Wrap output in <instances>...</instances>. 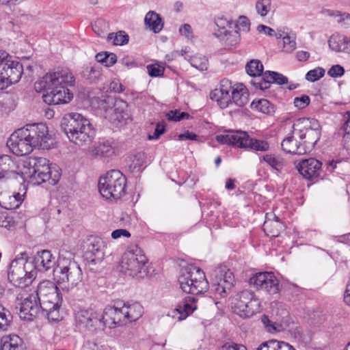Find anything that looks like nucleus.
<instances>
[{
    "instance_id": "obj_43",
    "label": "nucleus",
    "mask_w": 350,
    "mask_h": 350,
    "mask_svg": "<svg viewBox=\"0 0 350 350\" xmlns=\"http://www.w3.org/2000/svg\"><path fill=\"white\" fill-rule=\"evenodd\" d=\"M185 58L190 62L193 67L198 70H204L207 69L208 59L202 55L198 54L190 58H188V56L186 55Z\"/></svg>"
},
{
    "instance_id": "obj_32",
    "label": "nucleus",
    "mask_w": 350,
    "mask_h": 350,
    "mask_svg": "<svg viewBox=\"0 0 350 350\" xmlns=\"http://www.w3.org/2000/svg\"><path fill=\"white\" fill-rule=\"evenodd\" d=\"M282 229V224L278 220V217L273 214L267 213L266 219L263 224L265 232L271 237H278Z\"/></svg>"
},
{
    "instance_id": "obj_16",
    "label": "nucleus",
    "mask_w": 350,
    "mask_h": 350,
    "mask_svg": "<svg viewBox=\"0 0 350 350\" xmlns=\"http://www.w3.org/2000/svg\"><path fill=\"white\" fill-rule=\"evenodd\" d=\"M34 149H49L51 146V137L48 126L43 123L28 124L23 127Z\"/></svg>"
},
{
    "instance_id": "obj_34",
    "label": "nucleus",
    "mask_w": 350,
    "mask_h": 350,
    "mask_svg": "<svg viewBox=\"0 0 350 350\" xmlns=\"http://www.w3.org/2000/svg\"><path fill=\"white\" fill-rule=\"evenodd\" d=\"M23 340L17 335H5L1 339L0 350H23Z\"/></svg>"
},
{
    "instance_id": "obj_23",
    "label": "nucleus",
    "mask_w": 350,
    "mask_h": 350,
    "mask_svg": "<svg viewBox=\"0 0 350 350\" xmlns=\"http://www.w3.org/2000/svg\"><path fill=\"white\" fill-rule=\"evenodd\" d=\"M198 306L194 297H187L180 302L174 309L170 310L168 316L176 321L185 320L197 309Z\"/></svg>"
},
{
    "instance_id": "obj_56",
    "label": "nucleus",
    "mask_w": 350,
    "mask_h": 350,
    "mask_svg": "<svg viewBox=\"0 0 350 350\" xmlns=\"http://www.w3.org/2000/svg\"><path fill=\"white\" fill-rule=\"evenodd\" d=\"M165 125L163 122H159L157 124L156 128L153 134H149L148 136V139L149 140H157L160 136L165 133Z\"/></svg>"
},
{
    "instance_id": "obj_52",
    "label": "nucleus",
    "mask_w": 350,
    "mask_h": 350,
    "mask_svg": "<svg viewBox=\"0 0 350 350\" xmlns=\"http://www.w3.org/2000/svg\"><path fill=\"white\" fill-rule=\"evenodd\" d=\"M250 21L246 16H241L236 22L233 21V29L240 31H248L250 30Z\"/></svg>"
},
{
    "instance_id": "obj_45",
    "label": "nucleus",
    "mask_w": 350,
    "mask_h": 350,
    "mask_svg": "<svg viewBox=\"0 0 350 350\" xmlns=\"http://www.w3.org/2000/svg\"><path fill=\"white\" fill-rule=\"evenodd\" d=\"M12 321V315L8 310L0 305V332L7 331Z\"/></svg>"
},
{
    "instance_id": "obj_21",
    "label": "nucleus",
    "mask_w": 350,
    "mask_h": 350,
    "mask_svg": "<svg viewBox=\"0 0 350 350\" xmlns=\"http://www.w3.org/2000/svg\"><path fill=\"white\" fill-rule=\"evenodd\" d=\"M76 321L87 328H101L105 325L104 315L92 309L80 308L75 311Z\"/></svg>"
},
{
    "instance_id": "obj_41",
    "label": "nucleus",
    "mask_w": 350,
    "mask_h": 350,
    "mask_svg": "<svg viewBox=\"0 0 350 350\" xmlns=\"http://www.w3.org/2000/svg\"><path fill=\"white\" fill-rule=\"evenodd\" d=\"M251 108L266 114H271L274 112L273 105L267 99L253 100L251 103Z\"/></svg>"
},
{
    "instance_id": "obj_61",
    "label": "nucleus",
    "mask_w": 350,
    "mask_h": 350,
    "mask_svg": "<svg viewBox=\"0 0 350 350\" xmlns=\"http://www.w3.org/2000/svg\"><path fill=\"white\" fill-rule=\"evenodd\" d=\"M257 30L258 31L259 33H263L269 36H275L276 38H278L279 35L275 33L274 29L266 25H258L257 27Z\"/></svg>"
},
{
    "instance_id": "obj_2",
    "label": "nucleus",
    "mask_w": 350,
    "mask_h": 350,
    "mask_svg": "<svg viewBox=\"0 0 350 350\" xmlns=\"http://www.w3.org/2000/svg\"><path fill=\"white\" fill-rule=\"evenodd\" d=\"M20 172L22 183L28 181L33 185H40L48 180L55 184L61 177L60 168L43 157H29L21 160Z\"/></svg>"
},
{
    "instance_id": "obj_53",
    "label": "nucleus",
    "mask_w": 350,
    "mask_h": 350,
    "mask_svg": "<svg viewBox=\"0 0 350 350\" xmlns=\"http://www.w3.org/2000/svg\"><path fill=\"white\" fill-rule=\"evenodd\" d=\"M310 98L308 95L303 94L299 97H295L293 100L295 107L299 109H305L309 105Z\"/></svg>"
},
{
    "instance_id": "obj_58",
    "label": "nucleus",
    "mask_w": 350,
    "mask_h": 350,
    "mask_svg": "<svg viewBox=\"0 0 350 350\" xmlns=\"http://www.w3.org/2000/svg\"><path fill=\"white\" fill-rule=\"evenodd\" d=\"M344 73V68L339 64L332 66L327 71V75L333 78L340 77Z\"/></svg>"
},
{
    "instance_id": "obj_12",
    "label": "nucleus",
    "mask_w": 350,
    "mask_h": 350,
    "mask_svg": "<svg viewBox=\"0 0 350 350\" xmlns=\"http://www.w3.org/2000/svg\"><path fill=\"white\" fill-rule=\"evenodd\" d=\"M105 313L111 319L113 324L122 325L138 320L142 316L144 309L137 302H128L110 307Z\"/></svg>"
},
{
    "instance_id": "obj_38",
    "label": "nucleus",
    "mask_w": 350,
    "mask_h": 350,
    "mask_svg": "<svg viewBox=\"0 0 350 350\" xmlns=\"http://www.w3.org/2000/svg\"><path fill=\"white\" fill-rule=\"evenodd\" d=\"M62 303H50L49 308H46L43 304L40 305L41 309L49 321L58 322L62 319L63 317L59 312V308Z\"/></svg>"
},
{
    "instance_id": "obj_10",
    "label": "nucleus",
    "mask_w": 350,
    "mask_h": 350,
    "mask_svg": "<svg viewBox=\"0 0 350 350\" xmlns=\"http://www.w3.org/2000/svg\"><path fill=\"white\" fill-rule=\"evenodd\" d=\"M23 65L6 51L0 50V90L19 81L23 75Z\"/></svg>"
},
{
    "instance_id": "obj_28",
    "label": "nucleus",
    "mask_w": 350,
    "mask_h": 350,
    "mask_svg": "<svg viewBox=\"0 0 350 350\" xmlns=\"http://www.w3.org/2000/svg\"><path fill=\"white\" fill-rule=\"evenodd\" d=\"M36 266V271H46L53 268L55 261L53 254L49 250H44L38 252L32 260Z\"/></svg>"
},
{
    "instance_id": "obj_51",
    "label": "nucleus",
    "mask_w": 350,
    "mask_h": 350,
    "mask_svg": "<svg viewBox=\"0 0 350 350\" xmlns=\"http://www.w3.org/2000/svg\"><path fill=\"white\" fill-rule=\"evenodd\" d=\"M83 75L89 80L94 81L100 76V68L98 66H87L83 72Z\"/></svg>"
},
{
    "instance_id": "obj_18",
    "label": "nucleus",
    "mask_w": 350,
    "mask_h": 350,
    "mask_svg": "<svg viewBox=\"0 0 350 350\" xmlns=\"http://www.w3.org/2000/svg\"><path fill=\"white\" fill-rule=\"evenodd\" d=\"M38 296L34 293H20L17 297L19 317L26 321L33 320L39 314L41 307L38 304Z\"/></svg>"
},
{
    "instance_id": "obj_5",
    "label": "nucleus",
    "mask_w": 350,
    "mask_h": 350,
    "mask_svg": "<svg viewBox=\"0 0 350 350\" xmlns=\"http://www.w3.org/2000/svg\"><path fill=\"white\" fill-rule=\"evenodd\" d=\"M37 271L32 260L28 259L26 252H21L11 261L8 278L15 286H23L31 284L36 278Z\"/></svg>"
},
{
    "instance_id": "obj_33",
    "label": "nucleus",
    "mask_w": 350,
    "mask_h": 350,
    "mask_svg": "<svg viewBox=\"0 0 350 350\" xmlns=\"http://www.w3.org/2000/svg\"><path fill=\"white\" fill-rule=\"evenodd\" d=\"M146 27L155 33H159L163 28V22L159 14L149 11L144 18Z\"/></svg>"
},
{
    "instance_id": "obj_35",
    "label": "nucleus",
    "mask_w": 350,
    "mask_h": 350,
    "mask_svg": "<svg viewBox=\"0 0 350 350\" xmlns=\"http://www.w3.org/2000/svg\"><path fill=\"white\" fill-rule=\"evenodd\" d=\"M127 104L121 99H114L112 111L110 114V118L112 120L122 122L128 116L126 109Z\"/></svg>"
},
{
    "instance_id": "obj_49",
    "label": "nucleus",
    "mask_w": 350,
    "mask_h": 350,
    "mask_svg": "<svg viewBox=\"0 0 350 350\" xmlns=\"http://www.w3.org/2000/svg\"><path fill=\"white\" fill-rule=\"evenodd\" d=\"M325 73L324 68L317 67L309 70L306 75V79L310 82H314L322 78Z\"/></svg>"
},
{
    "instance_id": "obj_37",
    "label": "nucleus",
    "mask_w": 350,
    "mask_h": 350,
    "mask_svg": "<svg viewBox=\"0 0 350 350\" xmlns=\"http://www.w3.org/2000/svg\"><path fill=\"white\" fill-rule=\"evenodd\" d=\"M213 35L216 33H225L228 30L233 29V21L225 16H218L215 19Z\"/></svg>"
},
{
    "instance_id": "obj_30",
    "label": "nucleus",
    "mask_w": 350,
    "mask_h": 350,
    "mask_svg": "<svg viewBox=\"0 0 350 350\" xmlns=\"http://www.w3.org/2000/svg\"><path fill=\"white\" fill-rule=\"evenodd\" d=\"M107 249L106 242L100 238H94L90 240L88 251L93 256L92 261L94 263L100 262L105 256Z\"/></svg>"
},
{
    "instance_id": "obj_14",
    "label": "nucleus",
    "mask_w": 350,
    "mask_h": 350,
    "mask_svg": "<svg viewBox=\"0 0 350 350\" xmlns=\"http://www.w3.org/2000/svg\"><path fill=\"white\" fill-rule=\"evenodd\" d=\"M20 161H15L8 154H0V188L21 185Z\"/></svg>"
},
{
    "instance_id": "obj_40",
    "label": "nucleus",
    "mask_w": 350,
    "mask_h": 350,
    "mask_svg": "<svg viewBox=\"0 0 350 350\" xmlns=\"http://www.w3.org/2000/svg\"><path fill=\"white\" fill-rule=\"evenodd\" d=\"M347 37L345 35L333 34L328 40L330 49L336 53H342Z\"/></svg>"
},
{
    "instance_id": "obj_9",
    "label": "nucleus",
    "mask_w": 350,
    "mask_h": 350,
    "mask_svg": "<svg viewBox=\"0 0 350 350\" xmlns=\"http://www.w3.org/2000/svg\"><path fill=\"white\" fill-rule=\"evenodd\" d=\"M216 139L221 144L250 148L256 151H267L269 148V145L266 141L251 138L246 132L241 130L230 131L226 134L217 135Z\"/></svg>"
},
{
    "instance_id": "obj_31",
    "label": "nucleus",
    "mask_w": 350,
    "mask_h": 350,
    "mask_svg": "<svg viewBox=\"0 0 350 350\" xmlns=\"http://www.w3.org/2000/svg\"><path fill=\"white\" fill-rule=\"evenodd\" d=\"M231 105L242 107L248 102V92L245 87L241 83L232 85Z\"/></svg>"
},
{
    "instance_id": "obj_15",
    "label": "nucleus",
    "mask_w": 350,
    "mask_h": 350,
    "mask_svg": "<svg viewBox=\"0 0 350 350\" xmlns=\"http://www.w3.org/2000/svg\"><path fill=\"white\" fill-rule=\"evenodd\" d=\"M212 284L215 293L224 297L234 284V277L232 272L226 266L215 268L212 273Z\"/></svg>"
},
{
    "instance_id": "obj_24",
    "label": "nucleus",
    "mask_w": 350,
    "mask_h": 350,
    "mask_svg": "<svg viewBox=\"0 0 350 350\" xmlns=\"http://www.w3.org/2000/svg\"><path fill=\"white\" fill-rule=\"evenodd\" d=\"M19 191L10 193H1L0 204L5 209H15L19 207L26 193V187L23 183L20 185Z\"/></svg>"
},
{
    "instance_id": "obj_64",
    "label": "nucleus",
    "mask_w": 350,
    "mask_h": 350,
    "mask_svg": "<svg viewBox=\"0 0 350 350\" xmlns=\"http://www.w3.org/2000/svg\"><path fill=\"white\" fill-rule=\"evenodd\" d=\"M109 89L118 93L122 92L124 90L122 85L117 80L111 82Z\"/></svg>"
},
{
    "instance_id": "obj_17",
    "label": "nucleus",
    "mask_w": 350,
    "mask_h": 350,
    "mask_svg": "<svg viewBox=\"0 0 350 350\" xmlns=\"http://www.w3.org/2000/svg\"><path fill=\"white\" fill-rule=\"evenodd\" d=\"M7 146L16 156L28 154L34 150L23 127L12 133L7 141Z\"/></svg>"
},
{
    "instance_id": "obj_13",
    "label": "nucleus",
    "mask_w": 350,
    "mask_h": 350,
    "mask_svg": "<svg viewBox=\"0 0 350 350\" xmlns=\"http://www.w3.org/2000/svg\"><path fill=\"white\" fill-rule=\"evenodd\" d=\"M231 306L236 314L247 318L259 310L260 304L252 291L245 289L238 293L232 298Z\"/></svg>"
},
{
    "instance_id": "obj_20",
    "label": "nucleus",
    "mask_w": 350,
    "mask_h": 350,
    "mask_svg": "<svg viewBox=\"0 0 350 350\" xmlns=\"http://www.w3.org/2000/svg\"><path fill=\"white\" fill-rule=\"evenodd\" d=\"M40 305L49 308L50 303H62V297L57 286L51 281L44 280L38 286L36 293Z\"/></svg>"
},
{
    "instance_id": "obj_19",
    "label": "nucleus",
    "mask_w": 350,
    "mask_h": 350,
    "mask_svg": "<svg viewBox=\"0 0 350 350\" xmlns=\"http://www.w3.org/2000/svg\"><path fill=\"white\" fill-rule=\"evenodd\" d=\"M250 285L257 290L269 295L279 293V281L272 272H259L252 275L249 280Z\"/></svg>"
},
{
    "instance_id": "obj_62",
    "label": "nucleus",
    "mask_w": 350,
    "mask_h": 350,
    "mask_svg": "<svg viewBox=\"0 0 350 350\" xmlns=\"http://www.w3.org/2000/svg\"><path fill=\"white\" fill-rule=\"evenodd\" d=\"M178 139L180 141L187 140V139L198 141L199 137L193 133H191L189 131H186L183 133H181L178 135Z\"/></svg>"
},
{
    "instance_id": "obj_1",
    "label": "nucleus",
    "mask_w": 350,
    "mask_h": 350,
    "mask_svg": "<svg viewBox=\"0 0 350 350\" xmlns=\"http://www.w3.org/2000/svg\"><path fill=\"white\" fill-rule=\"evenodd\" d=\"M72 73L66 68H57L39 78L34 84L37 92H43L42 98L48 105L69 103L73 95L68 88L74 84Z\"/></svg>"
},
{
    "instance_id": "obj_54",
    "label": "nucleus",
    "mask_w": 350,
    "mask_h": 350,
    "mask_svg": "<svg viewBox=\"0 0 350 350\" xmlns=\"http://www.w3.org/2000/svg\"><path fill=\"white\" fill-rule=\"evenodd\" d=\"M145 162V155L144 153H138L133 156L132 159V163L131 164V167L133 168V170L139 171L141 167L143 166Z\"/></svg>"
},
{
    "instance_id": "obj_39",
    "label": "nucleus",
    "mask_w": 350,
    "mask_h": 350,
    "mask_svg": "<svg viewBox=\"0 0 350 350\" xmlns=\"http://www.w3.org/2000/svg\"><path fill=\"white\" fill-rule=\"evenodd\" d=\"M256 350H295L289 344L283 341L271 340L262 342Z\"/></svg>"
},
{
    "instance_id": "obj_6",
    "label": "nucleus",
    "mask_w": 350,
    "mask_h": 350,
    "mask_svg": "<svg viewBox=\"0 0 350 350\" xmlns=\"http://www.w3.org/2000/svg\"><path fill=\"white\" fill-rule=\"evenodd\" d=\"M178 282L180 289L186 293L198 295L204 293L208 289V282L204 271L192 265L180 269Z\"/></svg>"
},
{
    "instance_id": "obj_27",
    "label": "nucleus",
    "mask_w": 350,
    "mask_h": 350,
    "mask_svg": "<svg viewBox=\"0 0 350 350\" xmlns=\"http://www.w3.org/2000/svg\"><path fill=\"white\" fill-rule=\"evenodd\" d=\"M295 136L293 130L283 139L281 144L283 150L288 153L297 154H304L308 152L303 142H298Z\"/></svg>"
},
{
    "instance_id": "obj_42",
    "label": "nucleus",
    "mask_w": 350,
    "mask_h": 350,
    "mask_svg": "<svg viewBox=\"0 0 350 350\" xmlns=\"http://www.w3.org/2000/svg\"><path fill=\"white\" fill-rule=\"evenodd\" d=\"M245 70L247 73L251 77H260L263 71V66L260 61L252 59L247 64Z\"/></svg>"
},
{
    "instance_id": "obj_60",
    "label": "nucleus",
    "mask_w": 350,
    "mask_h": 350,
    "mask_svg": "<svg viewBox=\"0 0 350 350\" xmlns=\"http://www.w3.org/2000/svg\"><path fill=\"white\" fill-rule=\"evenodd\" d=\"M113 239H118L122 237L129 238L131 237V233L126 229H117L113 230L111 234Z\"/></svg>"
},
{
    "instance_id": "obj_59",
    "label": "nucleus",
    "mask_w": 350,
    "mask_h": 350,
    "mask_svg": "<svg viewBox=\"0 0 350 350\" xmlns=\"http://www.w3.org/2000/svg\"><path fill=\"white\" fill-rule=\"evenodd\" d=\"M179 32L181 36L185 37L187 40H191L193 38L192 28L189 24H184L179 28Z\"/></svg>"
},
{
    "instance_id": "obj_7",
    "label": "nucleus",
    "mask_w": 350,
    "mask_h": 350,
    "mask_svg": "<svg viewBox=\"0 0 350 350\" xmlns=\"http://www.w3.org/2000/svg\"><path fill=\"white\" fill-rule=\"evenodd\" d=\"M126 179L119 170H110L100 177L98 191L107 200L120 199L125 193Z\"/></svg>"
},
{
    "instance_id": "obj_50",
    "label": "nucleus",
    "mask_w": 350,
    "mask_h": 350,
    "mask_svg": "<svg viewBox=\"0 0 350 350\" xmlns=\"http://www.w3.org/2000/svg\"><path fill=\"white\" fill-rule=\"evenodd\" d=\"M108 39L111 41L114 45H123L129 41L128 36L122 31L109 34Z\"/></svg>"
},
{
    "instance_id": "obj_22",
    "label": "nucleus",
    "mask_w": 350,
    "mask_h": 350,
    "mask_svg": "<svg viewBox=\"0 0 350 350\" xmlns=\"http://www.w3.org/2000/svg\"><path fill=\"white\" fill-rule=\"evenodd\" d=\"M232 83L226 79L220 81L219 86L210 93V98L215 101L221 109H225L231 105Z\"/></svg>"
},
{
    "instance_id": "obj_36",
    "label": "nucleus",
    "mask_w": 350,
    "mask_h": 350,
    "mask_svg": "<svg viewBox=\"0 0 350 350\" xmlns=\"http://www.w3.org/2000/svg\"><path fill=\"white\" fill-rule=\"evenodd\" d=\"M216 37L227 47L234 46L240 42V34L238 30L231 29L225 33H216Z\"/></svg>"
},
{
    "instance_id": "obj_4",
    "label": "nucleus",
    "mask_w": 350,
    "mask_h": 350,
    "mask_svg": "<svg viewBox=\"0 0 350 350\" xmlns=\"http://www.w3.org/2000/svg\"><path fill=\"white\" fill-rule=\"evenodd\" d=\"M62 127L69 140L83 146L92 142L95 130L90 120L81 113H66L62 121Z\"/></svg>"
},
{
    "instance_id": "obj_57",
    "label": "nucleus",
    "mask_w": 350,
    "mask_h": 350,
    "mask_svg": "<svg viewBox=\"0 0 350 350\" xmlns=\"http://www.w3.org/2000/svg\"><path fill=\"white\" fill-rule=\"evenodd\" d=\"M147 70L150 76L157 77L163 74L164 68L157 64H154L147 66Z\"/></svg>"
},
{
    "instance_id": "obj_44",
    "label": "nucleus",
    "mask_w": 350,
    "mask_h": 350,
    "mask_svg": "<svg viewBox=\"0 0 350 350\" xmlns=\"http://www.w3.org/2000/svg\"><path fill=\"white\" fill-rule=\"evenodd\" d=\"M263 161L267 163L272 168L277 171L281 170L284 166L283 159L279 156L267 154L262 157Z\"/></svg>"
},
{
    "instance_id": "obj_48",
    "label": "nucleus",
    "mask_w": 350,
    "mask_h": 350,
    "mask_svg": "<svg viewBox=\"0 0 350 350\" xmlns=\"http://www.w3.org/2000/svg\"><path fill=\"white\" fill-rule=\"evenodd\" d=\"M114 98L111 96L105 97L103 98H96V102L98 105V108L105 111L110 116L114 103Z\"/></svg>"
},
{
    "instance_id": "obj_11",
    "label": "nucleus",
    "mask_w": 350,
    "mask_h": 350,
    "mask_svg": "<svg viewBox=\"0 0 350 350\" xmlns=\"http://www.w3.org/2000/svg\"><path fill=\"white\" fill-rule=\"evenodd\" d=\"M146 262L147 258L144 251L137 245H131L127 247L122 257L121 270L130 277H140Z\"/></svg>"
},
{
    "instance_id": "obj_3",
    "label": "nucleus",
    "mask_w": 350,
    "mask_h": 350,
    "mask_svg": "<svg viewBox=\"0 0 350 350\" xmlns=\"http://www.w3.org/2000/svg\"><path fill=\"white\" fill-rule=\"evenodd\" d=\"M57 267L53 270L54 279L63 291H70L82 281V270L74 260L73 254L67 250L59 252Z\"/></svg>"
},
{
    "instance_id": "obj_46",
    "label": "nucleus",
    "mask_w": 350,
    "mask_h": 350,
    "mask_svg": "<svg viewBox=\"0 0 350 350\" xmlns=\"http://www.w3.org/2000/svg\"><path fill=\"white\" fill-rule=\"evenodd\" d=\"M278 38H282L283 51L286 53H292L296 49V41L294 36L288 34L282 35L280 33Z\"/></svg>"
},
{
    "instance_id": "obj_63",
    "label": "nucleus",
    "mask_w": 350,
    "mask_h": 350,
    "mask_svg": "<svg viewBox=\"0 0 350 350\" xmlns=\"http://www.w3.org/2000/svg\"><path fill=\"white\" fill-rule=\"evenodd\" d=\"M219 350H247L246 348L241 345L234 343H227L224 345Z\"/></svg>"
},
{
    "instance_id": "obj_25",
    "label": "nucleus",
    "mask_w": 350,
    "mask_h": 350,
    "mask_svg": "<svg viewBox=\"0 0 350 350\" xmlns=\"http://www.w3.org/2000/svg\"><path fill=\"white\" fill-rule=\"evenodd\" d=\"M321 166V162L314 158H310L300 161L297 165V169L306 179H312L320 175Z\"/></svg>"
},
{
    "instance_id": "obj_55",
    "label": "nucleus",
    "mask_w": 350,
    "mask_h": 350,
    "mask_svg": "<svg viewBox=\"0 0 350 350\" xmlns=\"http://www.w3.org/2000/svg\"><path fill=\"white\" fill-rule=\"evenodd\" d=\"M189 115L185 112H180L178 110H172L167 113V118L169 120L180 121L183 119H187Z\"/></svg>"
},
{
    "instance_id": "obj_47",
    "label": "nucleus",
    "mask_w": 350,
    "mask_h": 350,
    "mask_svg": "<svg viewBox=\"0 0 350 350\" xmlns=\"http://www.w3.org/2000/svg\"><path fill=\"white\" fill-rule=\"evenodd\" d=\"M257 13L262 17L269 14L271 10V0H258L255 5Z\"/></svg>"
},
{
    "instance_id": "obj_26",
    "label": "nucleus",
    "mask_w": 350,
    "mask_h": 350,
    "mask_svg": "<svg viewBox=\"0 0 350 350\" xmlns=\"http://www.w3.org/2000/svg\"><path fill=\"white\" fill-rule=\"evenodd\" d=\"M288 82V79L286 77L280 73L267 71L265 72L261 78L255 79L251 81V83L260 88V90H266L269 88L270 84L275 83L279 85H283Z\"/></svg>"
},
{
    "instance_id": "obj_29",
    "label": "nucleus",
    "mask_w": 350,
    "mask_h": 350,
    "mask_svg": "<svg viewBox=\"0 0 350 350\" xmlns=\"http://www.w3.org/2000/svg\"><path fill=\"white\" fill-rule=\"evenodd\" d=\"M120 146L115 141H105L99 144L93 150L95 155L110 157L120 152Z\"/></svg>"
},
{
    "instance_id": "obj_8",
    "label": "nucleus",
    "mask_w": 350,
    "mask_h": 350,
    "mask_svg": "<svg viewBox=\"0 0 350 350\" xmlns=\"http://www.w3.org/2000/svg\"><path fill=\"white\" fill-rule=\"evenodd\" d=\"M296 136L302 140L308 152H310L321 137V126L314 118H299L293 125Z\"/></svg>"
}]
</instances>
